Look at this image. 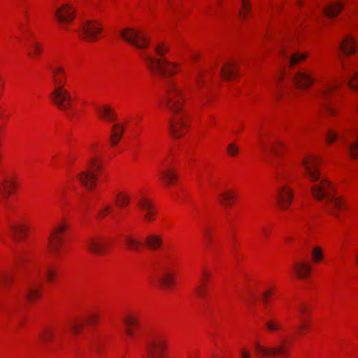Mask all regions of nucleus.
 <instances>
[{
    "label": "nucleus",
    "mask_w": 358,
    "mask_h": 358,
    "mask_svg": "<svg viewBox=\"0 0 358 358\" xmlns=\"http://www.w3.org/2000/svg\"><path fill=\"white\" fill-rule=\"evenodd\" d=\"M204 233V236L206 237V238L207 239V241H206V246L208 247L210 245V234H208V232L207 231V230H205L203 231Z\"/></svg>",
    "instance_id": "4d7b16f0"
},
{
    "label": "nucleus",
    "mask_w": 358,
    "mask_h": 358,
    "mask_svg": "<svg viewBox=\"0 0 358 358\" xmlns=\"http://www.w3.org/2000/svg\"><path fill=\"white\" fill-rule=\"evenodd\" d=\"M317 163L318 159L313 156L305 158L302 162L305 175L313 183L311 193L317 200L325 199L328 212L338 216L336 211L344 209L345 203L340 197L334 194V189L329 182L320 177Z\"/></svg>",
    "instance_id": "f03ea898"
},
{
    "label": "nucleus",
    "mask_w": 358,
    "mask_h": 358,
    "mask_svg": "<svg viewBox=\"0 0 358 358\" xmlns=\"http://www.w3.org/2000/svg\"><path fill=\"white\" fill-rule=\"evenodd\" d=\"M123 322L125 324V333L129 337H134L135 334L133 327L138 325V320L131 315H127L124 319Z\"/></svg>",
    "instance_id": "4be33fe9"
},
{
    "label": "nucleus",
    "mask_w": 358,
    "mask_h": 358,
    "mask_svg": "<svg viewBox=\"0 0 358 358\" xmlns=\"http://www.w3.org/2000/svg\"><path fill=\"white\" fill-rule=\"evenodd\" d=\"M12 236L17 241L22 240L27 234V229L24 226L15 225L10 227Z\"/></svg>",
    "instance_id": "2f4dec72"
},
{
    "label": "nucleus",
    "mask_w": 358,
    "mask_h": 358,
    "mask_svg": "<svg viewBox=\"0 0 358 358\" xmlns=\"http://www.w3.org/2000/svg\"><path fill=\"white\" fill-rule=\"evenodd\" d=\"M117 204L120 207L126 206L129 203V197L126 194H120L117 195Z\"/></svg>",
    "instance_id": "ea45409f"
},
{
    "label": "nucleus",
    "mask_w": 358,
    "mask_h": 358,
    "mask_svg": "<svg viewBox=\"0 0 358 358\" xmlns=\"http://www.w3.org/2000/svg\"><path fill=\"white\" fill-rule=\"evenodd\" d=\"M91 345H92V348H96V346L95 345V344H94L93 343H91Z\"/></svg>",
    "instance_id": "680f3d73"
},
{
    "label": "nucleus",
    "mask_w": 358,
    "mask_h": 358,
    "mask_svg": "<svg viewBox=\"0 0 358 358\" xmlns=\"http://www.w3.org/2000/svg\"><path fill=\"white\" fill-rule=\"evenodd\" d=\"M155 52L158 56H162L164 54H165L167 52L166 46H155Z\"/></svg>",
    "instance_id": "de8ad7c7"
},
{
    "label": "nucleus",
    "mask_w": 358,
    "mask_h": 358,
    "mask_svg": "<svg viewBox=\"0 0 358 358\" xmlns=\"http://www.w3.org/2000/svg\"><path fill=\"white\" fill-rule=\"evenodd\" d=\"M271 294V292L269 291H266L263 294V301L264 303H267L268 301V295Z\"/></svg>",
    "instance_id": "13d9d810"
},
{
    "label": "nucleus",
    "mask_w": 358,
    "mask_h": 358,
    "mask_svg": "<svg viewBox=\"0 0 358 358\" xmlns=\"http://www.w3.org/2000/svg\"><path fill=\"white\" fill-rule=\"evenodd\" d=\"M12 280V276L9 273L0 275V287H6Z\"/></svg>",
    "instance_id": "79ce46f5"
},
{
    "label": "nucleus",
    "mask_w": 358,
    "mask_h": 358,
    "mask_svg": "<svg viewBox=\"0 0 358 358\" xmlns=\"http://www.w3.org/2000/svg\"><path fill=\"white\" fill-rule=\"evenodd\" d=\"M55 338L54 330L50 327L44 328L39 334V340L42 344H47Z\"/></svg>",
    "instance_id": "7c9ffc66"
},
{
    "label": "nucleus",
    "mask_w": 358,
    "mask_h": 358,
    "mask_svg": "<svg viewBox=\"0 0 358 358\" xmlns=\"http://www.w3.org/2000/svg\"><path fill=\"white\" fill-rule=\"evenodd\" d=\"M112 210V208L108 205L105 204L103 205L99 210L98 213V217L99 218H103L105 217L108 214H109Z\"/></svg>",
    "instance_id": "a19ab883"
},
{
    "label": "nucleus",
    "mask_w": 358,
    "mask_h": 358,
    "mask_svg": "<svg viewBox=\"0 0 358 358\" xmlns=\"http://www.w3.org/2000/svg\"><path fill=\"white\" fill-rule=\"evenodd\" d=\"M265 327L268 331L271 332H275L282 330L281 324L274 320H268L265 322Z\"/></svg>",
    "instance_id": "72a5a7b5"
},
{
    "label": "nucleus",
    "mask_w": 358,
    "mask_h": 358,
    "mask_svg": "<svg viewBox=\"0 0 358 358\" xmlns=\"http://www.w3.org/2000/svg\"><path fill=\"white\" fill-rule=\"evenodd\" d=\"M159 176L166 185L174 184L176 181V173L171 169L160 171Z\"/></svg>",
    "instance_id": "cd10ccee"
},
{
    "label": "nucleus",
    "mask_w": 358,
    "mask_h": 358,
    "mask_svg": "<svg viewBox=\"0 0 358 358\" xmlns=\"http://www.w3.org/2000/svg\"><path fill=\"white\" fill-rule=\"evenodd\" d=\"M338 134L334 131L330 129L326 134V140L329 143H332L337 138Z\"/></svg>",
    "instance_id": "a18cd8bd"
},
{
    "label": "nucleus",
    "mask_w": 358,
    "mask_h": 358,
    "mask_svg": "<svg viewBox=\"0 0 358 358\" xmlns=\"http://www.w3.org/2000/svg\"><path fill=\"white\" fill-rule=\"evenodd\" d=\"M98 115L103 120L115 122L117 115L115 111L108 106H101L97 108Z\"/></svg>",
    "instance_id": "aec40b11"
},
{
    "label": "nucleus",
    "mask_w": 358,
    "mask_h": 358,
    "mask_svg": "<svg viewBox=\"0 0 358 358\" xmlns=\"http://www.w3.org/2000/svg\"><path fill=\"white\" fill-rule=\"evenodd\" d=\"M97 320V317L94 315H88L85 318L80 320H73L69 324L71 330L76 334L80 333L85 323L88 322L94 324Z\"/></svg>",
    "instance_id": "f3484780"
},
{
    "label": "nucleus",
    "mask_w": 358,
    "mask_h": 358,
    "mask_svg": "<svg viewBox=\"0 0 358 358\" xmlns=\"http://www.w3.org/2000/svg\"><path fill=\"white\" fill-rule=\"evenodd\" d=\"M220 74L227 80H233L238 75L236 64L234 62L225 64L221 69Z\"/></svg>",
    "instance_id": "6ab92c4d"
},
{
    "label": "nucleus",
    "mask_w": 358,
    "mask_h": 358,
    "mask_svg": "<svg viewBox=\"0 0 358 358\" xmlns=\"http://www.w3.org/2000/svg\"><path fill=\"white\" fill-rule=\"evenodd\" d=\"M240 358H251V355L248 351L243 349L241 351Z\"/></svg>",
    "instance_id": "864d4df0"
},
{
    "label": "nucleus",
    "mask_w": 358,
    "mask_h": 358,
    "mask_svg": "<svg viewBox=\"0 0 358 358\" xmlns=\"http://www.w3.org/2000/svg\"><path fill=\"white\" fill-rule=\"evenodd\" d=\"M227 150L228 155L232 157L236 156L239 152V148L234 143L229 144Z\"/></svg>",
    "instance_id": "37998d69"
},
{
    "label": "nucleus",
    "mask_w": 358,
    "mask_h": 358,
    "mask_svg": "<svg viewBox=\"0 0 358 358\" xmlns=\"http://www.w3.org/2000/svg\"><path fill=\"white\" fill-rule=\"evenodd\" d=\"M301 325L298 327V329L299 331H301L303 329H306V327H308V323L306 322L305 319H303V320H301Z\"/></svg>",
    "instance_id": "6e6d98bb"
},
{
    "label": "nucleus",
    "mask_w": 358,
    "mask_h": 358,
    "mask_svg": "<svg viewBox=\"0 0 358 358\" xmlns=\"http://www.w3.org/2000/svg\"><path fill=\"white\" fill-rule=\"evenodd\" d=\"M124 132V127L120 124H114L112 127L110 143L112 145H115L120 141Z\"/></svg>",
    "instance_id": "5701e85b"
},
{
    "label": "nucleus",
    "mask_w": 358,
    "mask_h": 358,
    "mask_svg": "<svg viewBox=\"0 0 358 358\" xmlns=\"http://www.w3.org/2000/svg\"><path fill=\"white\" fill-rule=\"evenodd\" d=\"M39 287L40 284L37 282H33L29 285L26 290V297L30 301H34L39 296Z\"/></svg>",
    "instance_id": "a878e982"
},
{
    "label": "nucleus",
    "mask_w": 358,
    "mask_h": 358,
    "mask_svg": "<svg viewBox=\"0 0 358 358\" xmlns=\"http://www.w3.org/2000/svg\"><path fill=\"white\" fill-rule=\"evenodd\" d=\"M124 241L128 250L132 251L139 250L143 245L142 243L139 240L131 235L124 236Z\"/></svg>",
    "instance_id": "bb28decb"
},
{
    "label": "nucleus",
    "mask_w": 358,
    "mask_h": 358,
    "mask_svg": "<svg viewBox=\"0 0 358 358\" xmlns=\"http://www.w3.org/2000/svg\"><path fill=\"white\" fill-rule=\"evenodd\" d=\"M280 54L282 55V56H283L287 60V62L290 66H292L296 64L298 62L304 60L307 57L306 54L300 52H296L289 56L285 52L284 49L280 50Z\"/></svg>",
    "instance_id": "b1692460"
},
{
    "label": "nucleus",
    "mask_w": 358,
    "mask_h": 358,
    "mask_svg": "<svg viewBox=\"0 0 358 358\" xmlns=\"http://www.w3.org/2000/svg\"><path fill=\"white\" fill-rule=\"evenodd\" d=\"M298 310L299 312V317L300 318L301 320H303V319H305L303 315L306 313L307 310L306 306L303 304H301L298 308Z\"/></svg>",
    "instance_id": "09e8293b"
},
{
    "label": "nucleus",
    "mask_w": 358,
    "mask_h": 358,
    "mask_svg": "<svg viewBox=\"0 0 358 358\" xmlns=\"http://www.w3.org/2000/svg\"><path fill=\"white\" fill-rule=\"evenodd\" d=\"M120 35L124 41L132 45H143L149 42L148 36L136 29L126 28L120 31Z\"/></svg>",
    "instance_id": "6e6552de"
},
{
    "label": "nucleus",
    "mask_w": 358,
    "mask_h": 358,
    "mask_svg": "<svg viewBox=\"0 0 358 358\" xmlns=\"http://www.w3.org/2000/svg\"><path fill=\"white\" fill-rule=\"evenodd\" d=\"M323 252L320 248L315 247L312 251V259L315 263H318L323 258Z\"/></svg>",
    "instance_id": "e433bc0d"
},
{
    "label": "nucleus",
    "mask_w": 358,
    "mask_h": 358,
    "mask_svg": "<svg viewBox=\"0 0 358 358\" xmlns=\"http://www.w3.org/2000/svg\"><path fill=\"white\" fill-rule=\"evenodd\" d=\"M67 116L71 118V115L69 114V113H67Z\"/></svg>",
    "instance_id": "e2e57ef3"
},
{
    "label": "nucleus",
    "mask_w": 358,
    "mask_h": 358,
    "mask_svg": "<svg viewBox=\"0 0 358 358\" xmlns=\"http://www.w3.org/2000/svg\"><path fill=\"white\" fill-rule=\"evenodd\" d=\"M293 82L299 87L308 88L313 84L314 79L309 73L299 71L294 75Z\"/></svg>",
    "instance_id": "dca6fc26"
},
{
    "label": "nucleus",
    "mask_w": 358,
    "mask_h": 358,
    "mask_svg": "<svg viewBox=\"0 0 358 358\" xmlns=\"http://www.w3.org/2000/svg\"><path fill=\"white\" fill-rule=\"evenodd\" d=\"M109 247V240L104 236L92 235L85 241V248L94 255H102L107 252Z\"/></svg>",
    "instance_id": "423d86ee"
},
{
    "label": "nucleus",
    "mask_w": 358,
    "mask_h": 358,
    "mask_svg": "<svg viewBox=\"0 0 358 358\" xmlns=\"http://www.w3.org/2000/svg\"><path fill=\"white\" fill-rule=\"evenodd\" d=\"M102 28L96 21H87L82 27L80 36L87 42H94L98 38Z\"/></svg>",
    "instance_id": "1a4fd4ad"
},
{
    "label": "nucleus",
    "mask_w": 358,
    "mask_h": 358,
    "mask_svg": "<svg viewBox=\"0 0 358 358\" xmlns=\"http://www.w3.org/2000/svg\"><path fill=\"white\" fill-rule=\"evenodd\" d=\"M209 277L210 273L207 272L206 270H203L201 272V278L204 283L208 280Z\"/></svg>",
    "instance_id": "603ef678"
},
{
    "label": "nucleus",
    "mask_w": 358,
    "mask_h": 358,
    "mask_svg": "<svg viewBox=\"0 0 358 358\" xmlns=\"http://www.w3.org/2000/svg\"><path fill=\"white\" fill-rule=\"evenodd\" d=\"M278 205L282 210L289 208L293 199V191L286 185L282 184L276 191Z\"/></svg>",
    "instance_id": "9d476101"
},
{
    "label": "nucleus",
    "mask_w": 358,
    "mask_h": 358,
    "mask_svg": "<svg viewBox=\"0 0 358 358\" xmlns=\"http://www.w3.org/2000/svg\"><path fill=\"white\" fill-rule=\"evenodd\" d=\"M353 43H355L354 38L351 36H348L345 42L342 43L341 45H348Z\"/></svg>",
    "instance_id": "5fc2aeb1"
},
{
    "label": "nucleus",
    "mask_w": 358,
    "mask_h": 358,
    "mask_svg": "<svg viewBox=\"0 0 358 358\" xmlns=\"http://www.w3.org/2000/svg\"><path fill=\"white\" fill-rule=\"evenodd\" d=\"M218 199L220 203L225 206H229L234 200V196L231 192H225L218 194Z\"/></svg>",
    "instance_id": "473e14b6"
},
{
    "label": "nucleus",
    "mask_w": 358,
    "mask_h": 358,
    "mask_svg": "<svg viewBox=\"0 0 358 358\" xmlns=\"http://www.w3.org/2000/svg\"><path fill=\"white\" fill-rule=\"evenodd\" d=\"M161 267H162V274L159 278V284L166 287H169L173 282V276L171 273L169 272V265L166 262H162L161 263Z\"/></svg>",
    "instance_id": "a211bd4d"
},
{
    "label": "nucleus",
    "mask_w": 358,
    "mask_h": 358,
    "mask_svg": "<svg viewBox=\"0 0 358 358\" xmlns=\"http://www.w3.org/2000/svg\"><path fill=\"white\" fill-rule=\"evenodd\" d=\"M260 145L264 151H268V149L266 148V145L263 142L260 141ZM269 150L273 154H277V150L274 146H271V148H269Z\"/></svg>",
    "instance_id": "8fccbe9b"
},
{
    "label": "nucleus",
    "mask_w": 358,
    "mask_h": 358,
    "mask_svg": "<svg viewBox=\"0 0 358 358\" xmlns=\"http://www.w3.org/2000/svg\"><path fill=\"white\" fill-rule=\"evenodd\" d=\"M355 52V46H339V55H350Z\"/></svg>",
    "instance_id": "58836bf2"
},
{
    "label": "nucleus",
    "mask_w": 358,
    "mask_h": 358,
    "mask_svg": "<svg viewBox=\"0 0 358 358\" xmlns=\"http://www.w3.org/2000/svg\"><path fill=\"white\" fill-rule=\"evenodd\" d=\"M194 292L196 295L199 298H204L207 294V287L205 284H198L195 288Z\"/></svg>",
    "instance_id": "c9c22d12"
},
{
    "label": "nucleus",
    "mask_w": 358,
    "mask_h": 358,
    "mask_svg": "<svg viewBox=\"0 0 358 358\" xmlns=\"http://www.w3.org/2000/svg\"><path fill=\"white\" fill-rule=\"evenodd\" d=\"M340 85H341V83L332 80L331 83L325 84L320 93L319 99L321 105L324 110L330 115L334 113L333 108L330 106V100L335 94L336 89Z\"/></svg>",
    "instance_id": "0eeeda50"
},
{
    "label": "nucleus",
    "mask_w": 358,
    "mask_h": 358,
    "mask_svg": "<svg viewBox=\"0 0 358 358\" xmlns=\"http://www.w3.org/2000/svg\"><path fill=\"white\" fill-rule=\"evenodd\" d=\"M101 169V164L95 159H90L85 170L77 176L80 183L87 189H93L98 179V172Z\"/></svg>",
    "instance_id": "39448f33"
},
{
    "label": "nucleus",
    "mask_w": 358,
    "mask_h": 358,
    "mask_svg": "<svg viewBox=\"0 0 358 358\" xmlns=\"http://www.w3.org/2000/svg\"><path fill=\"white\" fill-rule=\"evenodd\" d=\"M147 358H171L166 353V343L157 334H148L145 341Z\"/></svg>",
    "instance_id": "20e7f679"
},
{
    "label": "nucleus",
    "mask_w": 358,
    "mask_h": 358,
    "mask_svg": "<svg viewBox=\"0 0 358 358\" xmlns=\"http://www.w3.org/2000/svg\"><path fill=\"white\" fill-rule=\"evenodd\" d=\"M137 206L143 213V218L147 222H151L155 219V210L152 201L141 196L138 199Z\"/></svg>",
    "instance_id": "f8f14e48"
},
{
    "label": "nucleus",
    "mask_w": 358,
    "mask_h": 358,
    "mask_svg": "<svg viewBox=\"0 0 358 358\" xmlns=\"http://www.w3.org/2000/svg\"><path fill=\"white\" fill-rule=\"evenodd\" d=\"M49 69L52 83L55 85L50 96L53 103L61 110L66 111L71 107L72 98L64 87L66 82L64 69L61 66L51 65L49 66Z\"/></svg>",
    "instance_id": "7ed1b4c3"
},
{
    "label": "nucleus",
    "mask_w": 358,
    "mask_h": 358,
    "mask_svg": "<svg viewBox=\"0 0 358 358\" xmlns=\"http://www.w3.org/2000/svg\"><path fill=\"white\" fill-rule=\"evenodd\" d=\"M348 85L353 90H357L358 88V73H355L353 77L348 80Z\"/></svg>",
    "instance_id": "c03bdc74"
},
{
    "label": "nucleus",
    "mask_w": 358,
    "mask_h": 358,
    "mask_svg": "<svg viewBox=\"0 0 358 358\" xmlns=\"http://www.w3.org/2000/svg\"><path fill=\"white\" fill-rule=\"evenodd\" d=\"M55 15L61 24L70 22L74 18V12L69 4H64L55 12Z\"/></svg>",
    "instance_id": "ddd939ff"
},
{
    "label": "nucleus",
    "mask_w": 358,
    "mask_h": 358,
    "mask_svg": "<svg viewBox=\"0 0 358 358\" xmlns=\"http://www.w3.org/2000/svg\"><path fill=\"white\" fill-rule=\"evenodd\" d=\"M150 73L161 78L166 92V107L171 113L169 122L171 134L180 138L185 133L187 124L182 107V93L179 87L170 78L178 69V64L164 57L157 58L145 51L141 52Z\"/></svg>",
    "instance_id": "f257e3e1"
},
{
    "label": "nucleus",
    "mask_w": 358,
    "mask_h": 358,
    "mask_svg": "<svg viewBox=\"0 0 358 358\" xmlns=\"http://www.w3.org/2000/svg\"><path fill=\"white\" fill-rule=\"evenodd\" d=\"M57 275V270L50 266H48L44 271V275L49 282H52L55 279Z\"/></svg>",
    "instance_id": "f704fd0d"
},
{
    "label": "nucleus",
    "mask_w": 358,
    "mask_h": 358,
    "mask_svg": "<svg viewBox=\"0 0 358 358\" xmlns=\"http://www.w3.org/2000/svg\"><path fill=\"white\" fill-rule=\"evenodd\" d=\"M284 74L282 73L276 77L277 82H280L283 79Z\"/></svg>",
    "instance_id": "bf43d9fd"
},
{
    "label": "nucleus",
    "mask_w": 358,
    "mask_h": 358,
    "mask_svg": "<svg viewBox=\"0 0 358 358\" xmlns=\"http://www.w3.org/2000/svg\"><path fill=\"white\" fill-rule=\"evenodd\" d=\"M66 229L65 225L61 224L55 229L48 239V249L52 255H57L59 252L60 245L62 242V234Z\"/></svg>",
    "instance_id": "9b49d317"
},
{
    "label": "nucleus",
    "mask_w": 358,
    "mask_h": 358,
    "mask_svg": "<svg viewBox=\"0 0 358 358\" xmlns=\"http://www.w3.org/2000/svg\"><path fill=\"white\" fill-rule=\"evenodd\" d=\"M357 110H358V104H357Z\"/></svg>",
    "instance_id": "69168bd1"
},
{
    "label": "nucleus",
    "mask_w": 358,
    "mask_h": 358,
    "mask_svg": "<svg viewBox=\"0 0 358 358\" xmlns=\"http://www.w3.org/2000/svg\"><path fill=\"white\" fill-rule=\"evenodd\" d=\"M356 260H357V263H358V255H357V257H356Z\"/></svg>",
    "instance_id": "0e129e2a"
},
{
    "label": "nucleus",
    "mask_w": 358,
    "mask_h": 358,
    "mask_svg": "<svg viewBox=\"0 0 358 358\" xmlns=\"http://www.w3.org/2000/svg\"><path fill=\"white\" fill-rule=\"evenodd\" d=\"M145 244L150 250H157L163 244L162 238L159 235L151 234L148 236L145 240Z\"/></svg>",
    "instance_id": "393cba45"
},
{
    "label": "nucleus",
    "mask_w": 358,
    "mask_h": 358,
    "mask_svg": "<svg viewBox=\"0 0 358 358\" xmlns=\"http://www.w3.org/2000/svg\"><path fill=\"white\" fill-rule=\"evenodd\" d=\"M41 52L40 46H33L31 50H27V53L31 57H36Z\"/></svg>",
    "instance_id": "49530a36"
},
{
    "label": "nucleus",
    "mask_w": 358,
    "mask_h": 358,
    "mask_svg": "<svg viewBox=\"0 0 358 358\" xmlns=\"http://www.w3.org/2000/svg\"><path fill=\"white\" fill-rule=\"evenodd\" d=\"M255 350L259 356L273 357L272 358H275V355L285 352L282 345L278 348H267L262 345L259 343H255Z\"/></svg>",
    "instance_id": "4468645a"
},
{
    "label": "nucleus",
    "mask_w": 358,
    "mask_h": 358,
    "mask_svg": "<svg viewBox=\"0 0 358 358\" xmlns=\"http://www.w3.org/2000/svg\"><path fill=\"white\" fill-rule=\"evenodd\" d=\"M263 234L266 236L268 234V231L266 229H262Z\"/></svg>",
    "instance_id": "052dcab7"
},
{
    "label": "nucleus",
    "mask_w": 358,
    "mask_h": 358,
    "mask_svg": "<svg viewBox=\"0 0 358 358\" xmlns=\"http://www.w3.org/2000/svg\"><path fill=\"white\" fill-rule=\"evenodd\" d=\"M343 139L352 158L358 156V134H343Z\"/></svg>",
    "instance_id": "2eb2a0df"
},
{
    "label": "nucleus",
    "mask_w": 358,
    "mask_h": 358,
    "mask_svg": "<svg viewBox=\"0 0 358 358\" xmlns=\"http://www.w3.org/2000/svg\"><path fill=\"white\" fill-rule=\"evenodd\" d=\"M293 269L296 275L300 278H306L311 271L310 266L303 262L295 263Z\"/></svg>",
    "instance_id": "412c9836"
},
{
    "label": "nucleus",
    "mask_w": 358,
    "mask_h": 358,
    "mask_svg": "<svg viewBox=\"0 0 358 358\" xmlns=\"http://www.w3.org/2000/svg\"><path fill=\"white\" fill-rule=\"evenodd\" d=\"M202 72H198L196 76V83L198 87H200L203 83V75Z\"/></svg>",
    "instance_id": "3c124183"
},
{
    "label": "nucleus",
    "mask_w": 358,
    "mask_h": 358,
    "mask_svg": "<svg viewBox=\"0 0 358 358\" xmlns=\"http://www.w3.org/2000/svg\"><path fill=\"white\" fill-rule=\"evenodd\" d=\"M343 6L340 2L331 3L325 7L324 12L327 16L334 17L343 10Z\"/></svg>",
    "instance_id": "c756f323"
},
{
    "label": "nucleus",
    "mask_w": 358,
    "mask_h": 358,
    "mask_svg": "<svg viewBox=\"0 0 358 358\" xmlns=\"http://www.w3.org/2000/svg\"><path fill=\"white\" fill-rule=\"evenodd\" d=\"M250 10V6L248 3V0H242V8L239 12V15L242 18H245L246 15Z\"/></svg>",
    "instance_id": "4c0bfd02"
},
{
    "label": "nucleus",
    "mask_w": 358,
    "mask_h": 358,
    "mask_svg": "<svg viewBox=\"0 0 358 358\" xmlns=\"http://www.w3.org/2000/svg\"><path fill=\"white\" fill-rule=\"evenodd\" d=\"M15 186V182L6 178L2 182H0V194L4 199H8L11 194V189Z\"/></svg>",
    "instance_id": "c85d7f7f"
}]
</instances>
